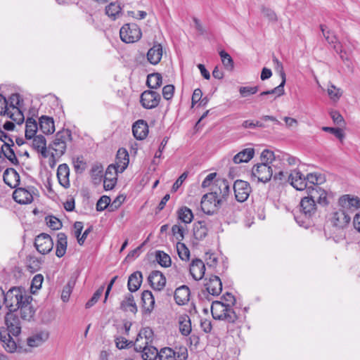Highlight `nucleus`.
Returning <instances> with one entry per match:
<instances>
[{
  "instance_id": "obj_1",
  "label": "nucleus",
  "mask_w": 360,
  "mask_h": 360,
  "mask_svg": "<svg viewBox=\"0 0 360 360\" xmlns=\"http://www.w3.org/2000/svg\"><path fill=\"white\" fill-rule=\"evenodd\" d=\"M32 300V297L22 287H12L4 292V304L8 312L19 310L21 319L25 321L32 320L35 314Z\"/></svg>"
},
{
  "instance_id": "obj_2",
  "label": "nucleus",
  "mask_w": 360,
  "mask_h": 360,
  "mask_svg": "<svg viewBox=\"0 0 360 360\" xmlns=\"http://www.w3.org/2000/svg\"><path fill=\"white\" fill-rule=\"evenodd\" d=\"M223 301H214L211 305V312L213 319L224 321L229 323H234L238 319L233 306L236 303L235 297L226 292L221 297Z\"/></svg>"
},
{
  "instance_id": "obj_3",
  "label": "nucleus",
  "mask_w": 360,
  "mask_h": 360,
  "mask_svg": "<svg viewBox=\"0 0 360 360\" xmlns=\"http://www.w3.org/2000/svg\"><path fill=\"white\" fill-rule=\"evenodd\" d=\"M317 205L312 199L304 197L300 202V214L295 215L297 223L304 228L309 227L317 215Z\"/></svg>"
},
{
  "instance_id": "obj_4",
  "label": "nucleus",
  "mask_w": 360,
  "mask_h": 360,
  "mask_svg": "<svg viewBox=\"0 0 360 360\" xmlns=\"http://www.w3.org/2000/svg\"><path fill=\"white\" fill-rule=\"evenodd\" d=\"M217 189L212 188L210 193L205 194L201 200V209L207 214H214L216 209L222 205L221 198L217 195Z\"/></svg>"
},
{
  "instance_id": "obj_5",
  "label": "nucleus",
  "mask_w": 360,
  "mask_h": 360,
  "mask_svg": "<svg viewBox=\"0 0 360 360\" xmlns=\"http://www.w3.org/2000/svg\"><path fill=\"white\" fill-rule=\"evenodd\" d=\"M120 36L121 40L125 43H134L141 38L142 32L136 24L128 23L121 27Z\"/></svg>"
},
{
  "instance_id": "obj_6",
  "label": "nucleus",
  "mask_w": 360,
  "mask_h": 360,
  "mask_svg": "<svg viewBox=\"0 0 360 360\" xmlns=\"http://www.w3.org/2000/svg\"><path fill=\"white\" fill-rule=\"evenodd\" d=\"M340 209L351 215L360 208V198L349 194L342 195L338 202Z\"/></svg>"
},
{
  "instance_id": "obj_7",
  "label": "nucleus",
  "mask_w": 360,
  "mask_h": 360,
  "mask_svg": "<svg viewBox=\"0 0 360 360\" xmlns=\"http://www.w3.org/2000/svg\"><path fill=\"white\" fill-rule=\"evenodd\" d=\"M271 165L268 162H262L253 166L252 169V175L257 178L258 181L266 183L273 176V169Z\"/></svg>"
},
{
  "instance_id": "obj_8",
  "label": "nucleus",
  "mask_w": 360,
  "mask_h": 360,
  "mask_svg": "<svg viewBox=\"0 0 360 360\" xmlns=\"http://www.w3.org/2000/svg\"><path fill=\"white\" fill-rule=\"evenodd\" d=\"M308 199H312L314 202H317L320 205H327L328 201L327 199V193L322 189L320 186H309L307 188Z\"/></svg>"
},
{
  "instance_id": "obj_9",
  "label": "nucleus",
  "mask_w": 360,
  "mask_h": 360,
  "mask_svg": "<svg viewBox=\"0 0 360 360\" xmlns=\"http://www.w3.org/2000/svg\"><path fill=\"white\" fill-rule=\"evenodd\" d=\"M34 247L39 253L46 255L53 250V241L49 234L42 233L35 238Z\"/></svg>"
},
{
  "instance_id": "obj_10",
  "label": "nucleus",
  "mask_w": 360,
  "mask_h": 360,
  "mask_svg": "<svg viewBox=\"0 0 360 360\" xmlns=\"http://www.w3.org/2000/svg\"><path fill=\"white\" fill-rule=\"evenodd\" d=\"M233 191L237 201H246L251 193V187L248 181L238 179L233 184Z\"/></svg>"
},
{
  "instance_id": "obj_11",
  "label": "nucleus",
  "mask_w": 360,
  "mask_h": 360,
  "mask_svg": "<svg viewBox=\"0 0 360 360\" xmlns=\"http://www.w3.org/2000/svg\"><path fill=\"white\" fill-rule=\"evenodd\" d=\"M161 99L160 95L154 91H144L140 98L142 106L146 109H153L157 107Z\"/></svg>"
},
{
  "instance_id": "obj_12",
  "label": "nucleus",
  "mask_w": 360,
  "mask_h": 360,
  "mask_svg": "<svg viewBox=\"0 0 360 360\" xmlns=\"http://www.w3.org/2000/svg\"><path fill=\"white\" fill-rule=\"evenodd\" d=\"M6 330L13 336H18L21 333V323L15 312H7L5 315Z\"/></svg>"
},
{
  "instance_id": "obj_13",
  "label": "nucleus",
  "mask_w": 360,
  "mask_h": 360,
  "mask_svg": "<svg viewBox=\"0 0 360 360\" xmlns=\"http://www.w3.org/2000/svg\"><path fill=\"white\" fill-rule=\"evenodd\" d=\"M330 220L333 226L343 229L349 223L351 216L349 212H345L341 209H339L332 213Z\"/></svg>"
},
{
  "instance_id": "obj_14",
  "label": "nucleus",
  "mask_w": 360,
  "mask_h": 360,
  "mask_svg": "<svg viewBox=\"0 0 360 360\" xmlns=\"http://www.w3.org/2000/svg\"><path fill=\"white\" fill-rule=\"evenodd\" d=\"M288 182L298 191L307 189L309 186H307V176L305 177L299 170H294L289 174Z\"/></svg>"
},
{
  "instance_id": "obj_15",
  "label": "nucleus",
  "mask_w": 360,
  "mask_h": 360,
  "mask_svg": "<svg viewBox=\"0 0 360 360\" xmlns=\"http://www.w3.org/2000/svg\"><path fill=\"white\" fill-rule=\"evenodd\" d=\"M11 335L6 328H0V342L1 346L8 353H14L17 349L16 342L11 337Z\"/></svg>"
},
{
  "instance_id": "obj_16",
  "label": "nucleus",
  "mask_w": 360,
  "mask_h": 360,
  "mask_svg": "<svg viewBox=\"0 0 360 360\" xmlns=\"http://www.w3.org/2000/svg\"><path fill=\"white\" fill-rule=\"evenodd\" d=\"M134 349L138 352H142V358L143 360H155L158 356V352L156 347L148 346L147 342L144 345L139 343H134Z\"/></svg>"
},
{
  "instance_id": "obj_17",
  "label": "nucleus",
  "mask_w": 360,
  "mask_h": 360,
  "mask_svg": "<svg viewBox=\"0 0 360 360\" xmlns=\"http://www.w3.org/2000/svg\"><path fill=\"white\" fill-rule=\"evenodd\" d=\"M189 271L194 280L200 281L205 275V264L200 259H193L190 264Z\"/></svg>"
},
{
  "instance_id": "obj_18",
  "label": "nucleus",
  "mask_w": 360,
  "mask_h": 360,
  "mask_svg": "<svg viewBox=\"0 0 360 360\" xmlns=\"http://www.w3.org/2000/svg\"><path fill=\"white\" fill-rule=\"evenodd\" d=\"M13 198L15 202L21 205L30 204L33 201L31 192L24 188H16L13 193Z\"/></svg>"
},
{
  "instance_id": "obj_19",
  "label": "nucleus",
  "mask_w": 360,
  "mask_h": 360,
  "mask_svg": "<svg viewBox=\"0 0 360 360\" xmlns=\"http://www.w3.org/2000/svg\"><path fill=\"white\" fill-rule=\"evenodd\" d=\"M148 280L151 287L155 290H162L166 283V278L165 276L158 271H152L150 274Z\"/></svg>"
},
{
  "instance_id": "obj_20",
  "label": "nucleus",
  "mask_w": 360,
  "mask_h": 360,
  "mask_svg": "<svg viewBox=\"0 0 360 360\" xmlns=\"http://www.w3.org/2000/svg\"><path fill=\"white\" fill-rule=\"evenodd\" d=\"M49 338L47 330H40L27 339V344L31 347H37L44 344Z\"/></svg>"
},
{
  "instance_id": "obj_21",
  "label": "nucleus",
  "mask_w": 360,
  "mask_h": 360,
  "mask_svg": "<svg viewBox=\"0 0 360 360\" xmlns=\"http://www.w3.org/2000/svg\"><path fill=\"white\" fill-rule=\"evenodd\" d=\"M205 285L208 293L213 296L219 295L222 290V283L217 276H211Z\"/></svg>"
},
{
  "instance_id": "obj_22",
  "label": "nucleus",
  "mask_w": 360,
  "mask_h": 360,
  "mask_svg": "<svg viewBox=\"0 0 360 360\" xmlns=\"http://www.w3.org/2000/svg\"><path fill=\"white\" fill-rule=\"evenodd\" d=\"M132 132L138 140L144 139L148 134V126L143 120H139L132 126Z\"/></svg>"
},
{
  "instance_id": "obj_23",
  "label": "nucleus",
  "mask_w": 360,
  "mask_h": 360,
  "mask_svg": "<svg viewBox=\"0 0 360 360\" xmlns=\"http://www.w3.org/2000/svg\"><path fill=\"white\" fill-rule=\"evenodd\" d=\"M212 187L214 189H217V195L221 198V202L223 203L226 201L230 193V187L228 181L226 179H217L214 181Z\"/></svg>"
},
{
  "instance_id": "obj_24",
  "label": "nucleus",
  "mask_w": 360,
  "mask_h": 360,
  "mask_svg": "<svg viewBox=\"0 0 360 360\" xmlns=\"http://www.w3.org/2000/svg\"><path fill=\"white\" fill-rule=\"evenodd\" d=\"M162 56V46L159 43H154L147 53L148 60L152 65H157L160 63Z\"/></svg>"
},
{
  "instance_id": "obj_25",
  "label": "nucleus",
  "mask_w": 360,
  "mask_h": 360,
  "mask_svg": "<svg viewBox=\"0 0 360 360\" xmlns=\"http://www.w3.org/2000/svg\"><path fill=\"white\" fill-rule=\"evenodd\" d=\"M70 169L67 164H61L57 169V178L59 184L65 188L70 187Z\"/></svg>"
},
{
  "instance_id": "obj_26",
  "label": "nucleus",
  "mask_w": 360,
  "mask_h": 360,
  "mask_svg": "<svg viewBox=\"0 0 360 360\" xmlns=\"http://www.w3.org/2000/svg\"><path fill=\"white\" fill-rule=\"evenodd\" d=\"M32 148L40 153L43 158L48 157V151L46 148V140L43 135H36L32 138Z\"/></svg>"
},
{
  "instance_id": "obj_27",
  "label": "nucleus",
  "mask_w": 360,
  "mask_h": 360,
  "mask_svg": "<svg viewBox=\"0 0 360 360\" xmlns=\"http://www.w3.org/2000/svg\"><path fill=\"white\" fill-rule=\"evenodd\" d=\"M129 153L124 148H120L116 155L115 166L118 167L120 173H122L129 165Z\"/></svg>"
},
{
  "instance_id": "obj_28",
  "label": "nucleus",
  "mask_w": 360,
  "mask_h": 360,
  "mask_svg": "<svg viewBox=\"0 0 360 360\" xmlns=\"http://www.w3.org/2000/svg\"><path fill=\"white\" fill-rule=\"evenodd\" d=\"M4 182L10 187L15 188L20 183V175L13 168H7L3 175Z\"/></svg>"
},
{
  "instance_id": "obj_29",
  "label": "nucleus",
  "mask_w": 360,
  "mask_h": 360,
  "mask_svg": "<svg viewBox=\"0 0 360 360\" xmlns=\"http://www.w3.org/2000/svg\"><path fill=\"white\" fill-rule=\"evenodd\" d=\"M174 297L177 304L184 305L186 304L190 297L189 288L186 285H181L177 288L174 292Z\"/></svg>"
},
{
  "instance_id": "obj_30",
  "label": "nucleus",
  "mask_w": 360,
  "mask_h": 360,
  "mask_svg": "<svg viewBox=\"0 0 360 360\" xmlns=\"http://www.w3.org/2000/svg\"><path fill=\"white\" fill-rule=\"evenodd\" d=\"M141 302L143 311L150 314L154 309L155 298L149 290H144L141 294Z\"/></svg>"
},
{
  "instance_id": "obj_31",
  "label": "nucleus",
  "mask_w": 360,
  "mask_h": 360,
  "mask_svg": "<svg viewBox=\"0 0 360 360\" xmlns=\"http://www.w3.org/2000/svg\"><path fill=\"white\" fill-rule=\"evenodd\" d=\"M10 142L6 143V145H3L1 147V153L4 155L14 165H18L19 161L16 157L15 151L13 148L14 146V142L13 139H9Z\"/></svg>"
},
{
  "instance_id": "obj_32",
  "label": "nucleus",
  "mask_w": 360,
  "mask_h": 360,
  "mask_svg": "<svg viewBox=\"0 0 360 360\" xmlns=\"http://www.w3.org/2000/svg\"><path fill=\"white\" fill-rule=\"evenodd\" d=\"M143 281V275L141 271H135L131 274L128 279L127 287L131 292L137 291Z\"/></svg>"
},
{
  "instance_id": "obj_33",
  "label": "nucleus",
  "mask_w": 360,
  "mask_h": 360,
  "mask_svg": "<svg viewBox=\"0 0 360 360\" xmlns=\"http://www.w3.org/2000/svg\"><path fill=\"white\" fill-rule=\"evenodd\" d=\"M120 309L124 311H130L134 314L138 311V307L132 294L128 293L120 303Z\"/></svg>"
},
{
  "instance_id": "obj_34",
  "label": "nucleus",
  "mask_w": 360,
  "mask_h": 360,
  "mask_svg": "<svg viewBox=\"0 0 360 360\" xmlns=\"http://www.w3.org/2000/svg\"><path fill=\"white\" fill-rule=\"evenodd\" d=\"M39 128L45 134H53L55 131L53 119L51 117L43 115L39 118Z\"/></svg>"
},
{
  "instance_id": "obj_35",
  "label": "nucleus",
  "mask_w": 360,
  "mask_h": 360,
  "mask_svg": "<svg viewBox=\"0 0 360 360\" xmlns=\"http://www.w3.org/2000/svg\"><path fill=\"white\" fill-rule=\"evenodd\" d=\"M179 330L183 336L190 335L192 328L190 317L186 314L180 315L178 318Z\"/></svg>"
},
{
  "instance_id": "obj_36",
  "label": "nucleus",
  "mask_w": 360,
  "mask_h": 360,
  "mask_svg": "<svg viewBox=\"0 0 360 360\" xmlns=\"http://www.w3.org/2000/svg\"><path fill=\"white\" fill-rule=\"evenodd\" d=\"M67 245V236L64 233H58L56 245V255L58 257L64 256L66 252Z\"/></svg>"
},
{
  "instance_id": "obj_37",
  "label": "nucleus",
  "mask_w": 360,
  "mask_h": 360,
  "mask_svg": "<svg viewBox=\"0 0 360 360\" xmlns=\"http://www.w3.org/2000/svg\"><path fill=\"white\" fill-rule=\"evenodd\" d=\"M255 155V150L252 148H248L237 153L233 158L236 164L249 162Z\"/></svg>"
},
{
  "instance_id": "obj_38",
  "label": "nucleus",
  "mask_w": 360,
  "mask_h": 360,
  "mask_svg": "<svg viewBox=\"0 0 360 360\" xmlns=\"http://www.w3.org/2000/svg\"><path fill=\"white\" fill-rule=\"evenodd\" d=\"M37 129L36 120L32 117L27 118L25 123V138L32 139V137L36 136Z\"/></svg>"
},
{
  "instance_id": "obj_39",
  "label": "nucleus",
  "mask_w": 360,
  "mask_h": 360,
  "mask_svg": "<svg viewBox=\"0 0 360 360\" xmlns=\"http://www.w3.org/2000/svg\"><path fill=\"white\" fill-rule=\"evenodd\" d=\"M207 229L204 221H198L194 224L193 235L195 239L201 240L206 237Z\"/></svg>"
},
{
  "instance_id": "obj_40",
  "label": "nucleus",
  "mask_w": 360,
  "mask_h": 360,
  "mask_svg": "<svg viewBox=\"0 0 360 360\" xmlns=\"http://www.w3.org/2000/svg\"><path fill=\"white\" fill-rule=\"evenodd\" d=\"M162 83V77L160 73H152L148 75L146 84L150 89H158Z\"/></svg>"
},
{
  "instance_id": "obj_41",
  "label": "nucleus",
  "mask_w": 360,
  "mask_h": 360,
  "mask_svg": "<svg viewBox=\"0 0 360 360\" xmlns=\"http://www.w3.org/2000/svg\"><path fill=\"white\" fill-rule=\"evenodd\" d=\"M6 115L16 122L18 124H22L25 120V117L23 112L20 110V107H15L13 109H9L8 110V114H6Z\"/></svg>"
},
{
  "instance_id": "obj_42",
  "label": "nucleus",
  "mask_w": 360,
  "mask_h": 360,
  "mask_svg": "<svg viewBox=\"0 0 360 360\" xmlns=\"http://www.w3.org/2000/svg\"><path fill=\"white\" fill-rule=\"evenodd\" d=\"M153 337V332L152 329L149 327L142 328L137 335V338L134 343H139L141 340H145V342H147L148 344L150 342H152Z\"/></svg>"
},
{
  "instance_id": "obj_43",
  "label": "nucleus",
  "mask_w": 360,
  "mask_h": 360,
  "mask_svg": "<svg viewBox=\"0 0 360 360\" xmlns=\"http://www.w3.org/2000/svg\"><path fill=\"white\" fill-rule=\"evenodd\" d=\"M179 219L185 224H189L192 221L193 214L192 211L187 207H183L178 211Z\"/></svg>"
},
{
  "instance_id": "obj_44",
  "label": "nucleus",
  "mask_w": 360,
  "mask_h": 360,
  "mask_svg": "<svg viewBox=\"0 0 360 360\" xmlns=\"http://www.w3.org/2000/svg\"><path fill=\"white\" fill-rule=\"evenodd\" d=\"M155 257L158 264L163 267H169L172 264L169 255L163 251H156Z\"/></svg>"
},
{
  "instance_id": "obj_45",
  "label": "nucleus",
  "mask_w": 360,
  "mask_h": 360,
  "mask_svg": "<svg viewBox=\"0 0 360 360\" xmlns=\"http://www.w3.org/2000/svg\"><path fill=\"white\" fill-rule=\"evenodd\" d=\"M121 7L120 4L117 2L110 3L105 8V13L113 20L116 18L117 16L120 15L121 13Z\"/></svg>"
},
{
  "instance_id": "obj_46",
  "label": "nucleus",
  "mask_w": 360,
  "mask_h": 360,
  "mask_svg": "<svg viewBox=\"0 0 360 360\" xmlns=\"http://www.w3.org/2000/svg\"><path fill=\"white\" fill-rule=\"evenodd\" d=\"M307 185L311 184V186L318 185L323 184L325 182L326 179L323 175L319 173H310L307 176Z\"/></svg>"
},
{
  "instance_id": "obj_47",
  "label": "nucleus",
  "mask_w": 360,
  "mask_h": 360,
  "mask_svg": "<svg viewBox=\"0 0 360 360\" xmlns=\"http://www.w3.org/2000/svg\"><path fill=\"white\" fill-rule=\"evenodd\" d=\"M176 352L170 347H164L158 352L160 360H175Z\"/></svg>"
},
{
  "instance_id": "obj_48",
  "label": "nucleus",
  "mask_w": 360,
  "mask_h": 360,
  "mask_svg": "<svg viewBox=\"0 0 360 360\" xmlns=\"http://www.w3.org/2000/svg\"><path fill=\"white\" fill-rule=\"evenodd\" d=\"M176 250L181 259L187 261L190 257V250L186 245L181 242L176 243Z\"/></svg>"
},
{
  "instance_id": "obj_49",
  "label": "nucleus",
  "mask_w": 360,
  "mask_h": 360,
  "mask_svg": "<svg viewBox=\"0 0 360 360\" xmlns=\"http://www.w3.org/2000/svg\"><path fill=\"white\" fill-rule=\"evenodd\" d=\"M327 92L330 98L335 102L338 101L342 95V91L333 84L328 86Z\"/></svg>"
},
{
  "instance_id": "obj_50",
  "label": "nucleus",
  "mask_w": 360,
  "mask_h": 360,
  "mask_svg": "<svg viewBox=\"0 0 360 360\" xmlns=\"http://www.w3.org/2000/svg\"><path fill=\"white\" fill-rule=\"evenodd\" d=\"M55 139L60 142H65L67 145V142L72 140V132L70 129H63L56 133Z\"/></svg>"
},
{
  "instance_id": "obj_51",
  "label": "nucleus",
  "mask_w": 360,
  "mask_h": 360,
  "mask_svg": "<svg viewBox=\"0 0 360 360\" xmlns=\"http://www.w3.org/2000/svg\"><path fill=\"white\" fill-rule=\"evenodd\" d=\"M49 148L53 150L57 155L61 156L65 153L67 145L65 142H60L54 139L52 144L49 146Z\"/></svg>"
},
{
  "instance_id": "obj_52",
  "label": "nucleus",
  "mask_w": 360,
  "mask_h": 360,
  "mask_svg": "<svg viewBox=\"0 0 360 360\" xmlns=\"http://www.w3.org/2000/svg\"><path fill=\"white\" fill-rule=\"evenodd\" d=\"M41 262L35 257L29 256L27 259V268L30 272L34 273L40 269Z\"/></svg>"
},
{
  "instance_id": "obj_53",
  "label": "nucleus",
  "mask_w": 360,
  "mask_h": 360,
  "mask_svg": "<svg viewBox=\"0 0 360 360\" xmlns=\"http://www.w3.org/2000/svg\"><path fill=\"white\" fill-rule=\"evenodd\" d=\"M219 56L224 67L227 70H231L233 68V60L231 56L225 51H221L219 52Z\"/></svg>"
},
{
  "instance_id": "obj_54",
  "label": "nucleus",
  "mask_w": 360,
  "mask_h": 360,
  "mask_svg": "<svg viewBox=\"0 0 360 360\" xmlns=\"http://www.w3.org/2000/svg\"><path fill=\"white\" fill-rule=\"evenodd\" d=\"M261 160L262 162H268L269 165L274 167V162L276 161L274 153L270 150H264L261 154Z\"/></svg>"
},
{
  "instance_id": "obj_55",
  "label": "nucleus",
  "mask_w": 360,
  "mask_h": 360,
  "mask_svg": "<svg viewBox=\"0 0 360 360\" xmlns=\"http://www.w3.org/2000/svg\"><path fill=\"white\" fill-rule=\"evenodd\" d=\"M103 167L101 164H95L91 169V175L92 179L96 181H101L103 176Z\"/></svg>"
},
{
  "instance_id": "obj_56",
  "label": "nucleus",
  "mask_w": 360,
  "mask_h": 360,
  "mask_svg": "<svg viewBox=\"0 0 360 360\" xmlns=\"http://www.w3.org/2000/svg\"><path fill=\"white\" fill-rule=\"evenodd\" d=\"M75 285V282L74 281H69L68 283L64 286L61 295V299L63 302L68 301Z\"/></svg>"
},
{
  "instance_id": "obj_57",
  "label": "nucleus",
  "mask_w": 360,
  "mask_h": 360,
  "mask_svg": "<svg viewBox=\"0 0 360 360\" xmlns=\"http://www.w3.org/2000/svg\"><path fill=\"white\" fill-rule=\"evenodd\" d=\"M284 86V84L281 83L278 86L271 90L262 91L259 96H263L269 94H276V97L281 96L285 94Z\"/></svg>"
},
{
  "instance_id": "obj_58",
  "label": "nucleus",
  "mask_w": 360,
  "mask_h": 360,
  "mask_svg": "<svg viewBox=\"0 0 360 360\" xmlns=\"http://www.w3.org/2000/svg\"><path fill=\"white\" fill-rule=\"evenodd\" d=\"M273 63L274 64V68L277 72L279 73L281 77V82L283 84H285L286 82V75L285 71L283 70V64L278 60V59L276 57L273 58Z\"/></svg>"
},
{
  "instance_id": "obj_59",
  "label": "nucleus",
  "mask_w": 360,
  "mask_h": 360,
  "mask_svg": "<svg viewBox=\"0 0 360 360\" xmlns=\"http://www.w3.org/2000/svg\"><path fill=\"white\" fill-rule=\"evenodd\" d=\"M46 221L49 227L53 230H58L62 227V222L54 216L46 217Z\"/></svg>"
},
{
  "instance_id": "obj_60",
  "label": "nucleus",
  "mask_w": 360,
  "mask_h": 360,
  "mask_svg": "<svg viewBox=\"0 0 360 360\" xmlns=\"http://www.w3.org/2000/svg\"><path fill=\"white\" fill-rule=\"evenodd\" d=\"M110 198L107 195H103L100 198L96 203V210L102 212L105 210L108 206L110 205Z\"/></svg>"
},
{
  "instance_id": "obj_61",
  "label": "nucleus",
  "mask_w": 360,
  "mask_h": 360,
  "mask_svg": "<svg viewBox=\"0 0 360 360\" xmlns=\"http://www.w3.org/2000/svg\"><path fill=\"white\" fill-rule=\"evenodd\" d=\"M104 290L103 287H100L93 295L92 297L86 303V308H90L93 307L101 298Z\"/></svg>"
},
{
  "instance_id": "obj_62",
  "label": "nucleus",
  "mask_w": 360,
  "mask_h": 360,
  "mask_svg": "<svg viewBox=\"0 0 360 360\" xmlns=\"http://www.w3.org/2000/svg\"><path fill=\"white\" fill-rule=\"evenodd\" d=\"M172 232L177 242H181L184 238V229L180 225L175 224L172 227Z\"/></svg>"
},
{
  "instance_id": "obj_63",
  "label": "nucleus",
  "mask_w": 360,
  "mask_h": 360,
  "mask_svg": "<svg viewBox=\"0 0 360 360\" xmlns=\"http://www.w3.org/2000/svg\"><path fill=\"white\" fill-rule=\"evenodd\" d=\"M7 101H8L9 109H13L15 107H20V103L22 101L19 94H11Z\"/></svg>"
},
{
  "instance_id": "obj_64",
  "label": "nucleus",
  "mask_w": 360,
  "mask_h": 360,
  "mask_svg": "<svg viewBox=\"0 0 360 360\" xmlns=\"http://www.w3.org/2000/svg\"><path fill=\"white\" fill-rule=\"evenodd\" d=\"M116 181H117V176H104V179H103V187L105 188V190L106 191H108V190H112L115 184H116Z\"/></svg>"
}]
</instances>
